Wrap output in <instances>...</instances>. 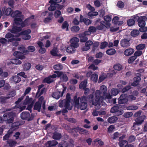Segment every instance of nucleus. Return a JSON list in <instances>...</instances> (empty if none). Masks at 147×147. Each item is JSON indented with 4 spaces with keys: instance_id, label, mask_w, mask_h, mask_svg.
<instances>
[{
    "instance_id": "1",
    "label": "nucleus",
    "mask_w": 147,
    "mask_h": 147,
    "mask_svg": "<svg viewBox=\"0 0 147 147\" xmlns=\"http://www.w3.org/2000/svg\"><path fill=\"white\" fill-rule=\"evenodd\" d=\"M87 99V98L85 96L81 98H77L76 96H75L74 97V100L76 107L81 110L86 109L87 107V104L86 102Z\"/></svg>"
},
{
    "instance_id": "2",
    "label": "nucleus",
    "mask_w": 147,
    "mask_h": 147,
    "mask_svg": "<svg viewBox=\"0 0 147 147\" xmlns=\"http://www.w3.org/2000/svg\"><path fill=\"white\" fill-rule=\"evenodd\" d=\"M11 15L12 17L14 18V23L18 25L21 24L22 27H24L25 26V23L28 20L26 19L24 20V22H22L24 18V15L20 11L16 10L13 12Z\"/></svg>"
},
{
    "instance_id": "3",
    "label": "nucleus",
    "mask_w": 147,
    "mask_h": 147,
    "mask_svg": "<svg viewBox=\"0 0 147 147\" xmlns=\"http://www.w3.org/2000/svg\"><path fill=\"white\" fill-rule=\"evenodd\" d=\"M147 20V18L145 16H140L138 17V26L140 27L139 30L140 32H144L147 30V27L145 26V21Z\"/></svg>"
},
{
    "instance_id": "4",
    "label": "nucleus",
    "mask_w": 147,
    "mask_h": 147,
    "mask_svg": "<svg viewBox=\"0 0 147 147\" xmlns=\"http://www.w3.org/2000/svg\"><path fill=\"white\" fill-rule=\"evenodd\" d=\"M21 118L22 119L29 121L33 119L34 115L33 114H30L28 112H23L21 114Z\"/></svg>"
},
{
    "instance_id": "5",
    "label": "nucleus",
    "mask_w": 147,
    "mask_h": 147,
    "mask_svg": "<svg viewBox=\"0 0 147 147\" xmlns=\"http://www.w3.org/2000/svg\"><path fill=\"white\" fill-rule=\"evenodd\" d=\"M54 73L57 74L58 78H60V80L63 82H66L68 80V78L64 72L58 71H55Z\"/></svg>"
},
{
    "instance_id": "6",
    "label": "nucleus",
    "mask_w": 147,
    "mask_h": 147,
    "mask_svg": "<svg viewBox=\"0 0 147 147\" xmlns=\"http://www.w3.org/2000/svg\"><path fill=\"white\" fill-rule=\"evenodd\" d=\"M70 101L63 100L59 101V106L61 107H65L68 110H71V108L70 105Z\"/></svg>"
},
{
    "instance_id": "7",
    "label": "nucleus",
    "mask_w": 147,
    "mask_h": 147,
    "mask_svg": "<svg viewBox=\"0 0 147 147\" xmlns=\"http://www.w3.org/2000/svg\"><path fill=\"white\" fill-rule=\"evenodd\" d=\"M103 94L99 90H96L95 92V100L96 101L100 102H102L104 100Z\"/></svg>"
},
{
    "instance_id": "8",
    "label": "nucleus",
    "mask_w": 147,
    "mask_h": 147,
    "mask_svg": "<svg viewBox=\"0 0 147 147\" xmlns=\"http://www.w3.org/2000/svg\"><path fill=\"white\" fill-rule=\"evenodd\" d=\"M31 32V30L30 29H28L21 32L18 35V36H19L20 35H22V38L24 40H29L31 38L30 35L29 34Z\"/></svg>"
},
{
    "instance_id": "9",
    "label": "nucleus",
    "mask_w": 147,
    "mask_h": 147,
    "mask_svg": "<svg viewBox=\"0 0 147 147\" xmlns=\"http://www.w3.org/2000/svg\"><path fill=\"white\" fill-rule=\"evenodd\" d=\"M3 117L4 121H6L7 123H11L13 121V117L11 113H5Z\"/></svg>"
},
{
    "instance_id": "10",
    "label": "nucleus",
    "mask_w": 147,
    "mask_h": 147,
    "mask_svg": "<svg viewBox=\"0 0 147 147\" xmlns=\"http://www.w3.org/2000/svg\"><path fill=\"white\" fill-rule=\"evenodd\" d=\"M130 38H123L122 39L120 42V44L121 46L123 48H127L129 47L131 45Z\"/></svg>"
},
{
    "instance_id": "11",
    "label": "nucleus",
    "mask_w": 147,
    "mask_h": 147,
    "mask_svg": "<svg viewBox=\"0 0 147 147\" xmlns=\"http://www.w3.org/2000/svg\"><path fill=\"white\" fill-rule=\"evenodd\" d=\"M90 32L88 31H86L80 34H79L78 36L81 38L80 41L82 42H85L88 40V38L86 36L87 35H90Z\"/></svg>"
},
{
    "instance_id": "12",
    "label": "nucleus",
    "mask_w": 147,
    "mask_h": 147,
    "mask_svg": "<svg viewBox=\"0 0 147 147\" xmlns=\"http://www.w3.org/2000/svg\"><path fill=\"white\" fill-rule=\"evenodd\" d=\"M111 113H115L118 115H121L123 113V111L122 109H119V107L117 106H114L111 109Z\"/></svg>"
},
{
    "instance_id": "13",
    "label": "nucleus",
    "mask_w": 147,
    "mask_h": 147,
    "mask_svg": "<svg viewBox=\"0 0 147 147\" xmlns=\"http://www.w3.org/2000/svg\"><path fill=\"white\" fill-rule=\"evenodd\" d=\"M111 24L109 23L106 22L104 21H102L100 22V25H98L96 27V29L98 30H102L105 27L108 28L111 26Z\"/></svg>"
},
{
    "instance_id": "14",
    "label": "nucleus",
    "mask_w": 147,
    "mask_h": 147,
    "mask_svg": "<svg viewBox=\"0 0 147 147\" xmlns=\"http://www.w3.org/2000/svg\"><path fill=\"white\" fill-rule=\"evenodd\" d=\"M57 77V75L56 74H53L52 75L50 76L44 80V82L48 84L54 81V79L56 78Z\"/></svg>"
},
{
    "instance_id": "15",
    "label": "nucleus",
    "mask_w": 147,
    "mask_h": 147,
    "mask_svg": "<svg viewBox=\"0 0 147 147\" xmlns=\"http://www.w3.org/2000/svg\"><path fill=\"white\" fill-rule=\"evenodd\" d=\"M79 41V39L76 37H75L71 38L70 40V44L71 46L77 48L79 46V45L78 42Z\"/></svg>"
},
{
    "instance_id": "16",
    "label": "nucleus",
    "mask_w": 147,
    "mask_h": 147,
    "mask_svg": "<svg viewBox=\"0 0 147 147\" xmlns=\"http://www.w3.org/2000/svg\"><path fill=\"white\" fill-rule=\"evenodd\" d=\"M21 38L17 37H14L11 38L8 40V42H12V45L13 46H17L18 45V43L17 41H20Z\"/></svg>"
},
{
    "instance_id": "17",
    "label": "nucleus",
    "mask_w": 147,
    "mask_h": 147,
    "mask_svg": "<svg viewBox=\"0 0 147 147\" xmlns=\"http://www.w3.org/2000/svg\"><path fill=\"white\" fill-rule=\"evenodd\" d=\"M73 130L79 132L80 134H89L88 131L86 129L78 127H76L74 128Z\"/></svg>"
},
{
    "instance_id": "18",
    "label": "nucleus",
    "mask_w": 147,
    "mask_h": 147,
    "mask_svg": "<svg viewBox=\"0 0 147 147\" xmlns=\"http://www.w3.org/2000/svg\"><path fill=\"white\" fill-rule=\"evenodd\" d=\"M65 90L64 89H63L62 92L59 91L53 92L52 94V96L57 99H58L63 96V92Z\"/></svg>"
},
{
    "instance_id": "19",
    "label": "nucleus",
    "mask_w": 147,
    "mask_h": 147,
    "mask_svg": "<svg viewBox=\"0 0 147 147\" xmlns=\"http://www.w3.org/2000/svg\"><path fill=\"white\" fill-rule=\"evenodd\" d=\"M125 94H122L118 98V102L119 104H124L128 101V99L125 97Z\"/></svg>"
},
{
    "instance_id": "20",
    "label": "nucleus",
    "mask_w": 147,
    "mask_h": 147,
    "mask_svg": "<svg viewBox=\"0 0 147 147\" xmlns=\"http://www.w3.org/2000/svg\"><path fill=\"white\" fill-rule=\"evenodd\" d=\"M17 142L12 140H9L7 141V144L4 146V147H13L16 144Z\"/></svg>"
},
{
    "instance_id": "21",
    "label": "nucleus",
    "mask_w": 147,
    "mask_h": 147,
    "mask_svg": "<svg viewBox=\"0 0 147 147\" xmlns=\"http://www.w3.org/2000/svg\"><path fill=\"white\" fill-rule=\"evenodd\" d=\"M10 80L15 83H17L19 82L21 80V78L17 75L12 77L10 78Z\"/></svg>"
},
{
    "instance_id": "22",
    "label": "nucleus",
    "mask_w": 147,
    "mask_h": 147,
    "mask_svg": "<svg viewBox=\"0 0 147 147\" xmlns=\"http://www.w3.org/2000/svg\"><path fill=\"white\" fill-rule=\"evenodd\" d=\"M138 56V51L135 53L134 55L130 57L128 59V62L129 63H131L136 59Z\"/></svg>"
},
{
    "instance_id": "23",
    "label": "nucleus",
    "mask_w": 147,
    "mask_h": 147,
    "mask_svg": "<svg viewBox=\"0 0 147 147\" xmlns=\"http://www.w3.org/2000/svg\"><path fill=\"white\" fill-rule=\"evenodd\" d=\"M134 52V50L132 48L127 49L124 51L123 54L126 56H128L131 55Z\"/></svg>"
},
{
    "instance_id": "24",
    "label": "nucleus",
    "mask_w": 147,
    "mask_h": 147,
    "mask_svg": "<svg viewBox=\"0 0 147 147\" xmlns=\"http://www.w3.org/2000/svg\"><path fill=\"white\" fill-rule=\"evenodd\" d=\"M23 53H22L20 52L15 51L13 55L18 58L22 59L25 58V56L23 55Z\"/></svg>"
},
{
    "instance_id": "25",
    "label": "nucleus",
    "mask_w": 147,
    "mask_h": 147,
    "mask_svg": "<svg viewBox=\"0 0 147 147\" xmlns=\"http://www.w3.org/2000/svg\"><path fill=\"white\" fill-rule=\"evenodd\" d=\"M76 48L73 46H71V45L70 44L69 46L67 47L66 51L69 53H73L76 51Z\"/></svg>"
},
{
    "instance_id": "26",
    "label": "nucleus",
    "mask_w": 147,
    "mask_h": 147,
    "mask_svg": "<svg viewBox=\"0 0 147 147\" xmlns=\"http://www.w3.org/2000/svg\"><path fill=\"white\" fill-rule=\"evenodd\" d=\"M41 103L39 102H36L34 105V109L37 111L38 112H40L41 107Z\"/></svg>"
},
{
    "instance_id": "27",
    "label": "nucleus",
    "mask_w": 147,
    "mask_h": 147,
    "mask_svg": "<svg viewBox=\"0 0 147 147\" xmlns=\"http://www.w3.org/2000/svg\"><path fill=\"white\" fill-rule=\"evenodd\" d=\"M57 144L58 143L55 140L49 141L46 144V146L47 147H51L57 145Z\"/></svg>"
},
{
    "instance_id": "28",
    "label": "nucleus",
    "mask_w": 147,
    "mask_h": 147,
    "mask_svg": "<svg viewBox=\"0 0 147 147\" xmlns=\"http://www.w3.org/2000/svg\"><path fill=\"white\" fill-rule=\"evenodd\" d=\"M22 28L21 27L15 26L13 27L12 29L9 30V31L12 33H16L20 32Z\"/></svg>"
},
{
    "instance_id": "29",
    "label": "nucleus",
    "mask_w": 147,
    "mask_h": 147,
    "mask_svg": "<svg viewBox=\"0 0 147 147\" xmlns=\"http://www.w3.org/2000/svg\"><path fill=\"white\" fill-rule=\"evenodd\" d=\"M102 102H100L96 101L94 100L92 101V105H94L95 106V108L97 109H99L100 107V105H103Z\"/></svg>"
},
{
    "instance_id": "30",
    "label": "nucleus",
    "mask_w": 147,
    "mask_h": 147,
    "mask_svg": "<svg viewBox=\"0 0 147 147\" xmlns=\"http://www.w3.org/2000/svg\"><path fill=\"white\" fill-rule=\"evenodd\" d=\"M118 120L117 118L115 116H112L109 117L107 119V121L110 123L115 122Z\"/></svg>"
},
{
    "instance_id": "31",
    "label": "nucleus",
    "mask_w": 147,
    "mask_h": 147,
    "mask_svg": "<svg viewBox=\"0 0 147 147\" xmlns=\"http://www.w3.org/2000/svg\"><path fill=\"white\" fill-rule=\"evenodd\" d=\"M119 92V90L116 88H113L111 91V94L112 96H115Z\"/></svg>"
},
{
    "instance_id": "32",
    "label": "nucleus",
    "mask_w": 147,
    "mask_h": 147,
    "mask_svg": "<svg viewBox=\"0 0 147 147\" xmlns=\"http://www.w3.org/2000/svg\"><path fill=\"white\" fill-rule=\"evenodd\" d=\"M87 83V80H84L80 83L79 85V88L81 89H84L86 87Z\"/></svg>"
},
{
    "instance_id": "33",
    "label": "nucleus",
    "mask_w": 147,
    "mask_h": 147,
    "mask_svg": "<svg viewBox=\"0 0 147 147\" xmlns=\"http://www.w3.org/2000/svg\"><path fill=\"white\" fill-rule=\"evenodd\" d=\"M61 138V134L59 133L55 132L54 133L53 136V139L55 140H59Z\"/></svg>"
},
{
    "instance_id": "34",
    "label": "nucleus",
    "mask_w": 147,
    "mask_h": 147,
    "mask_svg": "<svg viewBox=\"0 0 147 147\" xmlns=\"http://www.w3.org/2000/svg\"><path fill=\"white\" fill-rule=\"evenodd\" d=\"M106 52L108 55H111L115 53H116V51L114 49H111L107 50Z\"/></svg>"
},
{
    "instance_id": "35",
    "label": "nucleus",
    "mask_w": 147,
    "mask_h": 147,
    "mask_svg": "<svg viewBox=\"0 0 147 147\" xmlns=\"http://www.w3.org/2000/svg\"><path fill=\"white\" fill-rule=\"evenodd\" d=\"M48 16L44 20L45 22H49L52 19V17L53 16V13L51 12H50L48 13Z\"/></svg>"
},
{
    "instance_id": "36",
    "label": "nucleus",
    "mask_w": 147,
    "mask_h": 147,
    "mask_svg": "<svg viewBox=\"0 0 147 147\" xmlns=\"http://www.w3.org/2000/svg\"><path fill=\"white\" fill-rule=\"evenodd\" d=\"M127 142L126 140H123L119 142V144L120 147H123L127 145Z\"/></svg>"
},
{
    "instance_id": "37",
    "label": "nucleus",
    "mask_w": 147,
    "mask_h": 147,
    "mask_svg": "<svg viewBox=\"0 0 147 147\" xmlns=\"http://www.w3.org/2000/svg\"><path fill=\"white\" fill-rule=\"evenodd\" d=\"M9 99V97L7 96L5 97L1 96L0 97V102L3 103H5L7 102V100Z\"/></svg>"
},
{
    "instance_id": "38",
    "label": "nucleus",
    "mask_w": 147,
    "mask_h": 147,
    "mask_svg": "<svg viewBox=\"0 0 147 147\" xmlns=\"http://www.w3.org/2000/svg\"><path fill=\"white\" fill-rule=\"evenodd\" d=\"M114 69L117 71H120L123 69L122 66L120 64H117L114 65Z\"/></svg>"
},
{
    "instance_id": "39",
    "label": "nucleus",
    "mask_w": 147,
    "mask_h": 147,
    "mask_svg": "<svg viewBox=\"0 0 147 147\" xmlns=\"http://www.w3.org/2000/svg\"><path fill=\"white\" fill-rule=\"evenodd\" d=\"M18 49L22 52L24 54L27 52V50H26L25 47L23 45H21L18 47Z\"/></svg>"
},
{
    "instance_id": "40",
    "label": "nucleus",
    "mask_w": 147,
    "mask_h": 147,
    "mask_svg": "<svg viewBox=\"0 0 147 147\" xmlns=\"http://www.w3.org/2000/svg\"><path fill=\"white\" fill-rule=\"evenodd\" d=\"M100 90L103 92V95H105V93L107 92V87L105 85H102L100 87Z\"/></svg>"
},
{
    "instance_id": "41",
    "label": "nucleus",
    "mask_w": 147,
    "mask_h": 147,
    "mask_svg": "<svg viewBox=\"0 0 147 147\" xmlns=\"http://www.w3.org/2000/svg\"><path fill=\"white\" fill-rule=\"evenodd\" d=\"M12 10L10 8H8L6 9H4V13L7 16H8L11 13Z\"/></svg>"
},
{
    "instance_id": "42",
    "label": "nucleus",
    "mask_w": 147,
    "mask_h": 147,
    "mask_svg": "<svg viewBox=\"0 0 147 147\" xmlns=\"http://www.w3.org/2000/svg\"><path fill=\"white\" fill-rule=\"evenodd\" d=\"M53 68L55 70H60L62 69L63 66L61 64H59L55 65L53 67Z\"/></svg>"
},
{
    "instance_id": "43",
    "label": "nucleus",
    "mask_w": 147,
    "mask_h": 147,
    "mask_svg": "<svg viewBox=\"0 0 147 147\" xmlns=\"http://www.w3.org/2000/svg\"><path fill=\"white\" fill-rule=\"evenodd\" d=\"M11 62L12 63L16 65L20 64L22 63L21 61L17 59H12Z\"/></svg>"
},
{
    "instance_id": "44",
    "label": "nucleus",
    "mask_w": 147,
    "mask_h": 147,
    "mask_svg": "<svg viewBox=\"0 0 147 147\" xmlns=\"http://www.w3.org/2000/svg\"><path fill=\"white\" fill-rule=\"evenodd\" d=\"M31 64L29 63H26L24 64V70L27 71L31 67Z\"/></svg>"
},
{
    "instance_id": "45",
    "label": "nucleus",
    "mask_w": 147,
    "mask_h": 147,
    "mask_svg": "<svg viewBox=\"0 0 147 147\" xmlns=\"http://www.w3.org/2000/svg\"><path fill=\"white\" fill-rule=\"evenodd\" d=\"M127 23V24L128 26H131L134 24L135 23V21L133 19H130L128 20Z\"/></svg>"
},
{
    "instance_id": "46",
    "label": "nucleus",
    "mask_w": 147,
    "mask_h": 147,
    "mask_svg": "<svg viewBox=\"0 0 147 147\" xmlns=\"http://www.w3.org/2000/svg\"><path fill=\"white\" fill-rule=\"evenodd\" d=\"M108 45V43L107 42H104L101 43L100 46V49H102L106 47Z\"/></svg>"
},
{
    "instance_id": "47",
    "label": "nucleus",
    "mask_w": 147,
    "mask_h": 147,
    "mask_svg": "<svg viewBox=\"0 0 147 147\" xmlns=\"http://www.w3.org/2000/svg\"><path fill=\"white\" fill-rule=\"evenodd\" d=\"M27 49V52H32L35 51V48L33 46H30L28 47Z\"/></svg>"
},
{
    "instance_id": "48",
    "label": "nucleus",
    "mask_w": 147,
    "mask_h": 147,
    "mask_svg": "<svg viewBox=\"0 0 147 147\" xmlns=\"http://www.w3.org/2000/svg\"><path fill=\"white\" fill-rule=\"evenodd\" d=\"M146 116L144 115L138 118V125L141 124L144 121V120Z\"/></svg>"
},
{
    "instance_id": "49",
    "label": "nucleus",
    "mask_w": 147,
    "mask_h": 147,
    "mask_svg": "<svg viewBox=\"0 0 147 147\" xmlns=\"http://www.w3.org/2000/svg\"><path fill=\"white\" fill-rule=\"evenodd\" d=\"M57 48H54L51 51V53L52 55L57 56Z\"/></svg>"
},
{
    "instance_id": "50",
    "label": "nucleus",
    "mask_w": 147,
    "mask_h": 147,
    "mask_svg": "<svg viewBox=\"0 0 147 147\" xmlns=\"http://www.w3.org/2000/svg\"><path fill=\"white\" fill-rule=\"evenodd\" d=\"M80 30V28L77 26H74L71 28V31L74 32H78Z\"/></svg>"
},
{
    "instance_id": "51",
    "label": "nucleus",
    "mask_w": 147,
    "mask_h": 147,
    "mask_svg": "<svg viewBox=\"0 0 147 147\" xmlns=\"http://www.w3.org/2000/svg\"><path fill=\"white\" fill-rule=\"evenodd\" d=\"M96 31V28L94 26H90L88 28V32L90 34V32H95Z\"/></svg>"
},
{
    "instance_id": "52",
    "label": "nucleus",
    "mask_w": 147,
    "mask_h": 147,
    "mask_svg": "<svg viewBox=\"0 0 147 147\" xmlns=\"http://www.w3.org/2000/svg\"><path fill=\"white\" fill-rule=\"evenodd\" d=\"M98 15V13L97 12H93V11L89 12L88 13V15L89 16L92 17L96 16Z\"/></svg>"
},
{
    "instance_id": "53",
    "label": "nucleus",
    "mask_w": 147,
    "mask_h": 147,
    "mask_svg": "<svg viewBox=\"0 0 147 147\" xmlns=\"http://www.w3.org/2000/svg\"><path fill=\"white\" fill-rule=\"evenodd\" d=\"M98 75L96 74H93L91 75V80L95 82L97 80Z\"/></svg>"
},
{
    "instance_id": "54",
    "label": "nucleus",
    "mask_w": 147,
    "mask_h": 147,
    "mask_svg": "<svg viewBox=\"0 0 147 147\" xmlns=\"http://www.w3.org/2000/svg\"><path fill=\"white\" fill-rule=\"evenodd\" d=\"M131 88V87L130 85L127 86L123 89L121 91V92L122 93H125L130 89Z\"/></svg>"
},
{
    "instance_id": "55",
    "label": "nucleus",
    "mask_w": 147,
    "mask_h": 147,
    "mask_svg": "<svg viewBox=\"0 0 147 147\" xmlns=\"http://www.w3.org/2000/svg\"><path fill=\"white\" fill-rule=\"evenodd\" d=\"M68 144L66 141L61 142L59 145V147H68Z\"/></svg>"
},
{
    "instance_id": "56",
    "label": "nucleus",
    "mask_w": 147,
    "mask_h": 147,
    "mask_svg": "<svg viewBox=\"0 0 147 147\" xmlns=\"http://www.w3.org/2000/svg\"><path fill=\"white\" fill-rule=\"evenodd\" d=\"M117 6L120 8H122L124 7V4L122 1H120L118 2Z\"/></svg>"
},
{
    "instance_id": "57",
    "label": "nucleus",
    "mask_w": 147,
    "mask_h": 147,
    "mask_svg": "<svg viewBox=\"0 0 147 147\" xmlns=\"http://www.w3.org/2000/svg\"><path fill=\"white\" fill-rule=\"evenodd\" d=\"M68 26L69 25H68L67 22L66 21H65L63 22L62 25V28L63 29H65L66 28V30L67 31L68 30Z\"/></svg>"
},
{
    "instance_id": "58",
    "label": "nucleus",
    "mask_w": 147,
    "mask_h": 147,
    "mask_svg": "<svg viewBox=\"0 0 147 147\" xmlns=\"http://www.w3.org/2000/svg\"><path fill=\"white\" fill-rule=\"evenodd\" d=\"M62 0H50L49 3L52 5H56L57 3H60L61 2Z\"/></svg>"
},
{
    "instance_id": "59",
    "label": "nucleus",
    "mask_w": 147,
    "mask_h": 147,
    "mask_svg": "<svg viewBox=\"0 0 147 147\" xmlns=\"http://www.w3.org/2000/svg\"><path fill=\"white\" fill-rule=\"evenodd\" d=\"M32 100V98H30L28 96H26V98L24 101V104L25 105L29 104L31 102Z\"/></svg>"
},
{
    "instance_id": "60",
    "label": "nucleus",
    "mask_w": 147,
    "mask_h": 147,
    "mask_svg": "<svg viewBox=\"0 0 147 147\" xmlns=\"http://www.w3.org/2000/svg\"><path fill=\"white\" fill-rule=\"evenodd\" d=\"M16 94V93L15 91H12L9 93L7 95V97H9V99L10 98H12Z\"/></svg>"
},
{
    "instance_id": "61",
    "label": "nucleus",
    "mask_w": 147,
    "mask_h": 147,
    "mask_svg": "<svg viewBox=\"0 0 147 147\" xmlns=\"http://www.w3.org/2000/svg\"><path fill=\"white\" fill-rule=\"evenodd\" d=\"M133 115L131 112H127L125 113L124 114V116L126 118H129L131 117Z\"/></svg>"
},
{
    "instance_id": "62",
    "label": "nucleus",
    "mask_w": 147,
    "mask_h": 147,
    "mask_svg": "<svg viewBox=\"0 0 147 147\" xmlns=\"http://www.w3.org/2000/svg\"><path fill=\"white\" fill-rule=\"evenodd\" d=\"M131 35L133 37H136L138 35V32L137 30H132L131 33Z\"/></svg>"
},
{
    "instance_id": "63",
    "label": "nucleus",
    "mask_w": 147,
    "mask_h": 147,
    "mask_svg": "<svg viewBox=\"0 0 147 147\" xmlns=\"http://www.w3.org/2000/svg\"><path fill=\"white\" fill-rule=\"evenodd\" d=\"M111 95L109 93L106 92L104 96V99H110L111 98Z\"/></svg>"
},
{
    "instance_id": "64",
    "label": "nucleus",
    "mask_w": 147,
    "mask_h": 147,
    "mask_svg": "<svg viewBox=\"0 0 147 147\" xmlns=\"http://www.w3.org/2000/svg\"><path fill=\"white\" fill-rule=\"evenodd\" d=\"M92 21L87 18H84V23L86 25H88L91 24Z\"/></svg>"
}]
</instances>
